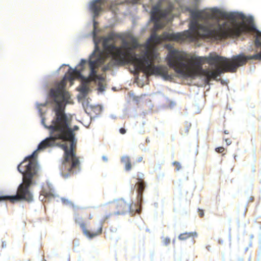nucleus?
Wrapping results in <instances>:
<instances>
[{
  "label": "nucleus",
  "mask_w": 261,
  "mask_h": 261,
  "mask_svg": "<svg viewBox=\"0 0 261 261\" xmlns=\"http://www.w3.org/2000/svg\"><path fill=\"white\" fill-rule=\"evenodd\" d=\"M116 35L110 33L103 39L102 46L104 51H101L96 43L95 49L90 57L89 62L90 73L89 77L85 81L88 83L97 80H103V77L97 74L95 69L106 62L110 56L112 58L103 68L104 71L111 70L116 65L122 66L131 64L134 65L136 71H142L147 76L152 75H162L164 77L168 76L167 67L162 65L155 66L153 62L158 58V54L153 50L147 49L139 57H137L133 51L138 48L139 43L136 40L129 42L123 40L120 46H116L114 42Z\"/></svg>",
  "instance_id": "f257e3e1"
},
{
  "label": "nucleus",
  "mask_w": 261,
  "mask_h": 261,
  "mask_svg": "<svg viewBox=\"0 0 261 261\" xmlns=\"http://www.w3.org/2000/svg\"><path fill=\"white\" fill-rule=\"evenodd\" d=\"M49 95L55 102L53 111L55 115L50 125H44L49 130L50 134L55 133L57 135V138L69 141L60 145L64 151V159L60 167L61 174L67 178L80 170V161L76 155V142L74 141V134L70 127L71 119L65 112L70 98L69 93L65 90V80L57 88L50 89Z\"/></svg>",
  "instance_id": "f03ea898"
},
{
  "label": "nucleus",
  "mask_w": 261,
  "mask_h": 261,
  "mask_svg": "<svg viewBox=\"0 0 261 261\" xmlns=\"http://www.w3.org/2000/svg\"><path fill=\"white\" fill-rule=\"evenodd\" d=\"M204 18L215 19L212 29L201 27L204 33V36L211 37L215 41H220L228 38H236L250 31H255L261 36V33L256 30L254 26H248L244 22H236L237 15L232 12H227L219 9L213 10L211 13H203Z\"/></svg>",
  "instance_id": "7ed1b4c3"
},
{
  "label": "nucleus",
  "mask_w": 261,
  "mask_h": 261,
  "mask_svg": "<svg viewBox=\"0 0 261 261\" xmlns=\"http://www.w3.org/2000/svg\"><path fill=\"white\" fill-rule=\"evenodd\" d=\"M203 13H207L206 12H198L196 14V17L198 18H204L205 14ZM207 20L203 24H199L197 21H192L190 23V29L191 30L185 31L180 33H170L167 32H164L162 35L159 36L155 32L152 33L148 39V42L152 43L154 45H157L161 43L163 41H176L182 42L187 39H189L195 41L199 38H207L211 39L213 40L211 37H208L204 36V31L201 29V27H204L208 28V29H212V25L214 26V22L209 21L210 19H206Z\"/></svg>",
  "instance_id": "20e7f679"
},
{
  "label": "nucleus",
  "mask_w": 261,
  "mask_h": 261,
  "mask_svg": "<svg viewBox=\"0 0 261 261\" xmlns=\"http://www.w3.org/2000/svg\"><path fill=\"white\" fill-rule=\"evenodd\" d=\"M36 151L27 157L17 167L18 171L23 175V177L22 182L18 186L16 195L0 196V201L8 200L14 203L20 200L28 202L33 200V196L30 187L33 184V178L37 174L36 164L32 160Z\"/></svg>",
  "instance_id": "39448f33"
},
{
  "label": "nucleus",
  "mask_w": 261,
  "mask_h": 261,
  "mask_svg": "<svg viewBox=\"0 0 261 261\" xmlns=\"http://www.w3.org/2000/svg\"><path fill=\"white\" fill-rule=\"evenodd\" d=\"M94 216L93 212L90 209H83L80 212L74 214L75 223L78 224L81 228L85 236L89 239L93 238L102 233V226L100 225L96 230L90 231L86 228L85 222L91 220Z\"/></svg>",
  "instance_id": "423d86ee"
},
{
  "label": "nucleus",
  "mask_w": 261,
  "mask_h": 261,
  "mask_svg": "<svg viewBox=\"0 0 261 261\" xmlns=\"http://www.w3.org/2000/svg\"><path fill=\"white\" fill-rule=\"evenodd\" d=\"M162 3L159 2L152 7L150 14L152 21L154 22V29L155 31L162 29L163 25L159 22V20L168 16L173 9V6L169 4L167 7L164 10L161 9Z\"/></svg>",
  "instance_id": "0eeeda50"
},
{
  "label": "nucleus",
  "mask_w": 261,
  "mask_h": 261,
  "mask_svg": "<svg viewBox=\"0 0 261 261\" xmlns=\"http://www.w3.org/2000/svg\"><path fill=\"white\" fill-rule=\"evenodd\" d=\"M130 203L126 202L123 199L117 200L109 206V208L113 211L109 216L106 217L105 220L113 215H123L128 212H130Z\"/></svg>",
  "instance_id": "6e6552de"
},
{
  "label": "nucleus",
  "mask_w": 261,
  "mask_h": 261,
  "mask_svg": "<svg viewBox=\"0 0 261 261\" xmlns=\"http://www.w3.org/2000/svg\"><path fill=\"white\" fill-rule=\"evenodd\" d=\"M107 0H94L89 5L90 11L93 13L94 18L98 17L99 13L103 11Z\"/></svg>",
  "instance_id": "1a4fd4ad"
},
{
  "label": "nucleus",
  "mask_w": 261,
  "mask_h": 261,
  "mask_svg": "<svg viewBox=\"0 0 261 261\" xmlns=\"http://www.w3.org/2000/svg\"><path fill=\"white\" fill-rule=\"evenodd\" d=\"M57 135L55 133L50 134L49 137L46 138L39 143L37 150H43L48 147L55 146L56 140H62V139L57 138Z\"/></svg>",
  "instance_id": "9d476101"
},
{
  "label": "nucleus",
  "mask_w": 261,
  "mask_h": 261,
  "mask_svg": "<svg viewBox=\"0 0 261 261\" xmlns=\"http://www.w3.org/2000/svg\"><path fill=\"white\" fill-rule=\"evenodd\" d=\"M137 182L135 185L137 192V199L138 203L141 204L143 199V193L146 187V184L141 177L137 178Z\"/></svg>",
  "instance_id": "9b49d317"
},
{
  "label": "nucleus",
  "mask_w": 261,
  "mask_h": 261,
  "mask_svg": "<svg viewBox=\"0 0 261 261\" xmlns=\"http://www.w3.org/2000/svg\"><path fill=\"white\" fill-rule=\"evenodd\" d=\"M68 75H65L64 78L58 83H57L56 85V87L54 88H57L58 85L63 80H65V86H66V80H68L69 81H72L74 80L76 77H79L81 75V71L77 70L76 69H72L71 68H70L68 71Z\"/></svg>",
  "instance_id": "f8f14e48"
},
{
  "label": "nucleus",
  "mask_w": 261,
  "mask_h": 261,
  "mask_svg": "<svg viewBox=\"0 0 261 261\" xmlns=\"http://www.w3.org/2000/svg\"><path fill=\"white\" fill-rule=\"evenodd\" d=\"M197 237L196 232H184L179 235L178 239L180 240H186L190 238H195Z\"/></svg>",
  "instance_id": "ddd939ff"
},
{
  "label": "nucleus",
  "mask_w": 261,
  "mask_h": 261,
  "mask_svg": "<svg viewBox=\"0 0 261 261\" xmlns=\"http://www.w3.org/2000/svg\"><path fill=\"white\" fill-rule=\"evenodd\" d=\"M121 162L124 165L126 171H129L132 169L130 159L128 156H125L121 158Z\"/></svg>",
  "instance_id": "4468645a"
},
{
  "label": "nucleus",
  "mask_w": 261,
  "mask_h": 261,
  "mask_svg": "<svg viewBox=\"0 0 261 261\" xmlns=\"http://www.w3.org/2000/svg\"><path fill=\"white\" fill-rule=\"evenodd\" d=\"M104 82L105 79L103 78V80H99V82H98V90L100 92H102L105 90Z\"/></svg>",
  "instance_id": "2eb2a0df"
},
{
  "label": "nucleus",
  "mask_w": 261,
  "mask_h": 261,
  "mask_svg": "<svg viewBox=\"0 0 261 261\" xmlns=\"http://www.w3.org/2000/svg\"><path fill=\"white\" fill-rule=\"evenodd\" d=\"M170 242H171L170 239L168 237H165V238H162V242L166 246L168 245L170 243Z\"/></svg>",
  "instance_id": "dca6fc26"
},
{
  "label": "nucleus",
  "mask_w": 261,
  "mask_h": 261,
  "mask_svg": "<svg viewBox=\"0 0 261 261\" xmlns=\"http://www.w3.org/2000/svg\"><path fill=\"white\" fill-rule=\"evenodd\" d=\"M173 165L175 167L176 171H179L181 168L180 164L177 161L174 162Z\"/></svg>",
  "instance_id": "f3484780"
},
{
  "label": "nucleus",
  "mask_w": 261,
  "mask_h": 261,
  "mask_svg": "<svg viewBox=\"0 0 261 261\" xmlns=\"http://www.w3.org/2000/svg\"><path fill=\"white\" fill-rule=\"evenodd\" d=\"M89 88L85 85H83L81 88L80 91L83 93H87L88 91Z\"/></svg>",
  "instance_id": "a211bd4d"
},
{
  "label": "nucleus",
  "mask_w": 261,
  "mask_h": 261,
  "mask_svg": "<svg viewBox=\"0 0 261 261\" xmlns=\"http://www.w3.org/2000/svg\"><path fill=\"white\" fill-rule=\"evenodd\" d=\"M215 150L218 153H223L225 149L223 147H218L216 148Z\"/></svg>",
  "instance_id": "6ab92c4d"
},
{
  "label": "nucleus",
  "mask_w": 261,
  "mask_h": 261,
  "mask_svg": "<svg viewBox=\"0 0 261 261\" xmlns=\"http://www.w3.org/2000/svg\"><path fill=\"white\" fill-rule=\"evenodd\" d=\"M198 214L201 218L203 217L204 215V211L201 209H198Z\"/></svg>",
  "instance_id": "aec40b11"
},
{
  "label": "nucleus",
  "mask_w": 261,
  "mask_h": 261,
  "mask_svg": "<svg viewBox=\"0 0 261 261\" xmlns=\"http://www.w3.org/2000/svg\"><path fill=\"white\" fill-rule=\"evenodd\" d=\"M224 140L227 145H229L231 144V141L230 139H229V138L224 139Z\"/></svg>",
  "instance_id": "412c9836"
},
{
  "label": "nucleus",
  "mask_w": 261,
  "mask_h": 261,
  "mask_svg": "<svg viewBox=\"0 0 261 261\" xmlns=\"http://www.w3.org/2000/svg\"><path fill=\"white\" fill-rule=\"evenodd\" d=\"M119 132L121 134H124L126 133V130L124 128H121L119 129Z\"/></svg>",
  "instance_id": "4be33fe9"
},
{
  "label": "nucleus",
  "mask_w": 261,
  "mask_h": 261,
  "mask_svg": "<svg viewBox=\"0 0 261 261\" xmlns=\"http://www.w3.org/2000/svg\"><path fill=\"white\" fill-rule=\"evenodd\" d=\"M137 176V178L141 177L143 179L144 174L142 173H138Z\"/></svg>",
  "instance_id": "5701e85b"
},
{
  "label": "nucleus",
  "mask_w": 261,
  "mask_h": 261,
  "mask_svg": "<svg viewBox=\"0 0 261 261\" xmlns=\"http://www.w3.org/2000/svg\"><path fill=\"white\" fill-rule=\"evenodd\" d=\"M86 60L82 59V60L81 61L80 65H81V66H83V65H84L86 64Z\"/></svg>",
  "instance_id": "b1692460"
},
{
  "label": "nucleus",
  "mask_w": 261,
  "mask_h": 261,
  "mask_svg": "<svg viewBox=\"0 0 261 261\" xmlns=\"http://www.w3.org/2000/svg\"><path fill=\"white\" fill-rule=\"evenodd\" d=\"M102 159L105 161H108V159H107V158L106 156H103L102 157Z\"/></svg>",
  "instance_id": "393cba45"
},
{
  "label": "nucleus",
  "mask_w": 261,
  "mask_h": 261,
  "mask_svg": "<svg viewBox=\"0 0 261 261\" xmlns=\"http://www.w3.org/2000/svg\"><path fill=\"white\" fill-rule=\"evenodd\" d=\"M224 133L225 134H228L229 133V132L228 130H225L224 131Z\"/></svg>",
  "instance_id": "a878e982"
},
{
  "label": "nucleus",
  "mask_w": 261,
  "mask_h": 261,
  "mask_svg": "<svg viewBox=\"0 0 261 261\" xmlns=\"http://www.w3.org/2000/svg\"><path fill=\"white\" fill-rule=\"evenodd\" d=\"M78 129H79L78 126H74L73 130H77Z\"/></svg>",
  "instance_id": "bb28decb"
},
{
  "label": "nucleus",
  "mask_w": 261,
  "mask_h": 261,
  "mask_svg": "<svg viewBox=\"0 0 261 261\" xmlns=\"http://www.w3.org/2000/svg\"><path fill=\"white\" fill-rule=\"evenodd\" d=\"M142 160V158H141L140 159H139V161H141Z\"/></svg>",
  "instance_id": "cd10ccee"
},
{
  "label": "nucleus",
  "mask_w": 261,
  "mask_h": 261,
  "mask_svg": "<svg viewBox=\"0 0 261 261\" xmlns=\"http://www.w3.org/2000/svg\"><path fill=\"white\" fill-rule=\"evenodd\" d=\"M219 243H221V241H219Z\"/></svg>",
  "instance_id": "c85d7f7f"
},
{
  "label": "nucleus",
  "mask_w": 261,
  "mask_h": 261,
  "mask_svg": "<svg viewBox=\"0 0 261 261\" xmlns=\"http://www.w3.org/2000/svg\"><path fill=\"white\" fill-rule=\"evenodd\" d=\"M28 261H30V260H28Z\"/></svg>",
  "instance_id": "c756f323"
}]
</instances>
